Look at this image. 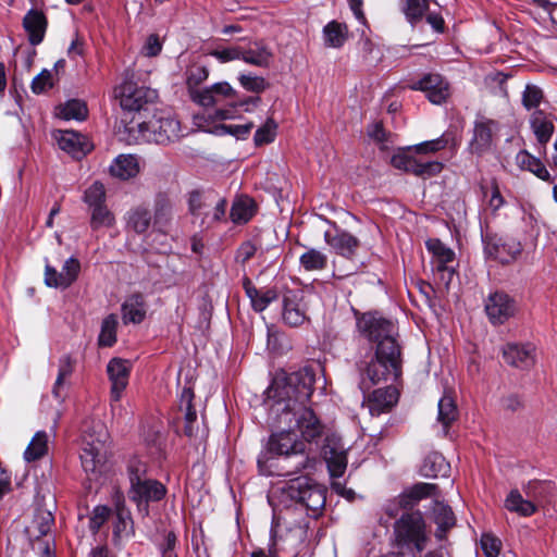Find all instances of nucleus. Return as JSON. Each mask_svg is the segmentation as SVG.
<instances>
[{"instance_id":"1","label":"nucleus","mask_w":557,"mask_h":557,"mask_svg":"<svg viewBox=\"0 0 557 557\" xmlns=\"http://www.w3.org/2000/svg\"><path fill=\"white\" fill-rule=\"evenodd\" d=\"M315 370L304 367L292 373H276L267 388V403L278 422L288 426L273 433L268 441V451L282 459L277 475L289 476L313 468L315 458L307 451L306 443L321 437L323 425L309 406L314 391ZM264 474H275L272 471Z\"/></svg>"},{"instance_id":"2","label":"nucleus","mask_w":557,"mask_h":557,"mask_svg":"<svg viewBox=\"0 0 557 557\" xmlns=\"http://www.w3.org/2000/svg\"><path fill=\"white\" fill-rule=\"evenodd\" d=\"M360 371L363 393L381 382L396 381L401 375V350L398 343L387 341L376 345L374 356Z\"/></svg>"},{"instance_id":"3","label":"nucleus","mask_w":557,"mask_h":557,"mask_svg":"<svg viewBox=\"0 0 557 557\" xmlns=\"http://www.w3.org/2000/svg\"><path fill=\"white\" fill-rule=\"evenodd\" d=\"M447 139L440 137L433 140L421 143L414 146L413 150L418 156L412 154V149L400 150L392 157L391 163L394 168L413 174L423 180L437 175L443 170V163L437 161H424L421 154L434 153L444 149Z\"/></svg>"},{"instance_id":"4","label":"nucleus","mask_w":557,"mask_h":557,"mask_svg":"<svg viewBox=\"0 0 557 557\" xmlns=\"http://www.w3.org/2000/svg\"><path fill=\"white\" fill-rule=\"evenodd\" d=\"M128 131L129 133H137V135H134L136 143L147 141L164 145L183 136L180 121L170 114L154 116L149 122L132 124Z\"/></svg>"},{"instance_id":"5","label":"nucleus","mask_w":557,"mask_h":557,"mask_svg":"<svg viewBox=\"0 0 557 557\" xmlns=\"http://www.w3.org/2000/svg\"><path fill=\"white\" fill-rule=\"evenodd\" d=\"M394 535L398 547H413L418 553H421L428 541L422 513L411 511L401 515L395 522Z\"/></svg>"},{"instance_id":"6","label":"nucleus","mask_w":557,"mask_h":557,"mask_svg":"<svg viewBox=\"0 0 557 557\" xmlns=\"http://www.w3.org/2000/svg\"><path fill=\"white\" fill-rule=\"evenodd\" d=\"M131 488L129 499L136 503L139 510L148 511L150 502H159L166 494V487L154 479L145 476V471L139 467L131 465L128 467Z\"/></svg>"},{"instance_id":"7","label":"nucleus","mask_w":557,"mask_h":557,"mask_svg":"<svg viewBox=\"0 0 557 557\" xmlns=\"http://www.w3.org/2000/svg\"><path fill=\"white\" fill-rule=\"evenodd\" d=\"M287 495L292 500L311 511L313 516L324 508L326 502V490L308 476L292 480L287 487Z\"/></svg>"},{"instance_id":"8","label":"nucleus","mask_w":557,"mask_h":557,"mask_svg":"<svg viewBox=\"0 0 557 557\" xmlns=\"http://www.w3.org/2000/svg\"><path fill=\"white\" fill-rule=\"evenodd\" d=\"M307 523L302 521L285 522L284 524L275 521L271 529L270 544L281 554L296 556L300 546L307 540Z\"/></svg>"},{"instance_id":"9","label":"nucleus","mask_w":557,"mask_h":557,"mask_svg":"<svg viewBox=\"0 0 557 557\" xmlns=\"http://www.w3.org/2000/svg\"><path fill=\"white\" fill-rule=\"evenodd\" d=\"M115 95L120 100V106L123 110L140 112L146 110L149 104H152L157 98V90L138 86L131 77L129 73H125L123 83L115 88Z\"/></svg>"},{"instance_id":"10","label":"nucleus","mask_w":557,"mask_h":557,"mask_svg":"<svg viewBox=\"0 0 557 557\" xmlns=\"http://www.w3.org/2000/svg\"><path fill=\"white\" fill-rule=\"evenodd\" d=\"M107 437L106 428L100 422L84 431L81 460L86 472H94L101 463Z\"/></svg>"},{"instance_id":"11","label":"nucleus","mask_w":557,"mask_h":557,"mask_svg":"<svg viewBox=\"0 0 557 557\" xmlns=\"http://www.w3.org/2000/svg\"><path fill=\"white\" fill-rule=\"evenodd\" d=\"M312 295L301 289H287L282 297V320L290 327H298L309 320Z\"/></svg>"},{"instance_id":"12","label":"nucleus","mask_w":557,"mask_h":557,"mask_svg":"<svg viewBox=\"0 0 557 557\" xmlns=\"http://www.w3.org/2000/svg\"><path fill=\"white\" fill-rule=\"evenodd\" d=\"M357 329L368 341L381 345L384 342H397L394 324L377 313H362L357 318Z\"/></svg>"},{"instance_id":"13","label":"nucleus","mask_w":557,"mask_h":557,"mask_svg":"<svg viewBox=\"0 0 557 557\" xmlns=\"http://www.w3.org/2000/svg\"><path fill=\"white\" fill-rule=\"evenodd\" d=\"M484 310L493 325H500L516 315L518 305L513 297L497 290L485 298Z\"/></svg>"},{"instance_id":"14","label":"nucleus","mask_w":557,"mask_h":557,"mask_svg":"<svg viewBox=\"0 0 557 557\" xmlns=\"http://www.w3.org/2000/svg\"><path fill=\"white\" fill-rule=\"evenodd\" d=\"M237 91L227 83L220 82L200 91H193V101L202 107L236 104Z\"/></svg>"},{"instance_id":"15","label":"nucleus","mask_w":557,"mask_h":557,"mask_svg":"<svg viewBox=\"0 0 557 557\" xmlns=\"http://www.w3.org/2000/svg\"><path fill=\"white\" fill-rule=\"evenodd\" d=\"M79 272L81 263L74 257L65 260L61 271H57L52 265L46 264L45 283L49 287L65 289L77 280Z\"/></svg>"},{"instance_id":"16","label":"nucleus","mask_w":557,"mask_h":557,"mask_svg":"<svg viewBox=\"0 0 557 557\" xmlns=\"http://www.w3.org/2000/svg\"><path fill=\"white\" fill-rule=\"evenodd\" d=\"M324 240L338 256L352 260L360 247V240L345 230L334 227L324 233Z\"/></svg>"},{"instance_id":"17","label":"nucleus","mask_w":557,"mask_h":557,"mask_svg":"<svg viewBox=\"0 0 557 557\" xmlns=\"http://www.w3.org/2000/svg\"><path fill=\"white\" fill-rule=\"evenodd\" d=\"M498 131V122L485 116H479L474 122L473 137L470 141L472 152L481 154L488 150Z\"/></svg>"},{"instance_id":"18","label":"nucleus","mask_w":557,"mask_h":557,"mask_svg":"<svg viewBox=\"0 0 557 557\" xmlns=\"http://www.w3.org/2000/svg\"><path fill=\"white\" fill-rule=\"evenodd\" d=\"M411 88L423 91L430 102L434 104L444 103L450 95L449 84L440 74H426Z\"/></svg>"},{"instance_id":"19","label":"nucleus","mask_w":557,"mask_h":557,"mask_svg":"<svg viewBox=\"0 0 557 557\" xmlns=\"http://www.w3.org/2000/svg\"><path fill=\"white\" fill-rule=\"evenodd\" d=\"M107 372L111 381V401L117 403L128 384L131 364L127 360L113 358L107 366Z\"/></svg>"},{"instance_id":"20","label":"nucleus","mask_w":557,"mask_h":557,"mask_svg":"<svg viewBox=\"0 0 557 557\" xmlns=\"http://www.w3.org/2000/svg\"><path fill=\"white\" fill-rule=\"evenodd\" d=\"M485 252L502 263H509L521 252V246L512 239L488 236L485 239Z\"/></svg>"},{"instance_id":"21","label":"nucleus","mask_w":557,"mask_h":557,"mask_svg":"<svg viewBox=\"0 0 557 557\" xmlns=\"http://www.w3.org/2000/svg\"><path fill=\"white\" fill-rule=\"evenodd\" d=\"M194 389L191 386H184L178 397V410L183 413L184 434L188 437L199 436V425L197 423V411L194 407Z\"/></svg>"},{"instance_id":"22","label":"nucleus","mask_w":557,"mask_h":557,"mask_svg":"<svg viewBox=\"0 0 557 557\" xmlns=\"http://www.w3.org/2000/svg\"><path fill=\"white\" fill-rule=\"evenodd\" d=\"M53 136L60 149L70 153L75 159L83 158L92 148L84 135L74 131H57Z\"/></svg>"},{"instance_id":"23","label":"nucleus","mask_w":557,"mask_h":557,"mask_svg":"<svg viewBox=\"0 0 557 557\" xmlns=\"http://www.w3.org/2000/svg\"><path fill=\"white\" fill-rule=\"evenodd\" d=\"M503 357L512 367L528 369L535 362V347L532 344H507Z\"/></svg>"},{"instance_id":"24","label":"nucleus","mask_w":557,"mask_h":557,"mask_svg":"<svg viewBox=\"0 0 557 557\" xmlns=\"http://www.w3.org/2000/svg\"><path fill=\"white\" fill-rule=\"evenodd\" d=\"M398 401V391L389 385L384 388L373 391L367 397V406L371 416H380L389 411Z\"/></svg>"},{"instance_id":"25","label":"nucleus","mask_w":557,"mask_h":557,"mask_svg":"<svg viewBox=\"0 0 557 557\" xmlns=\"http://www.w3.org/2000/svg\"><path fill=\"white\" fill-rule=\"evenodd\" d=\"M274 54L263 40L250 42L248 48L243 47L242 60L250 65L267 69L271 65Z\"/></svg>"},{"instance_id":"26","label":"nucleus","mask_w":557,"mask_h":557,"mask_svg":"<svg viewBox=\"0 0 557 557\" xmlns=\"http://www.w3.org/2000/svg\"><path fill=\"white\" fill-rule=\"evenodd\" d=\"M243 287L251 301L252 308L258 312L265 310L267 307L278 297V294L274 288H256L248 277L244 278Z\"/></svg>"},{"instance_id":"27","label":"nucleus","mask_w":557,"mask_h":557,"mask_svg":"<svg viewBox=\"0 0 557 557\" xmlns=\"http://www.w3.org/2000/svg\"><path fill=\"white\" fill-rule=\"evenodd\" d=\"M23 26L28 34L29 42L36 46L39 45L45 37L47 18L42 12L30 10L23 18Z\"/></svg>"},{"instance_id":"28","label":"nucleus","mask_w":557,"mask_h":557,"mask_svg":"<svg viewBox=\"0 0 557 557\" xmlns=\"http://www.w3.org/2000/svg\"><path fill=\"white\" fill-rule=\"evenodd\" d=\"M147 306L141 294H134L126 298L122 305V320L124 324L140 323L146 317Z\"/></svg>"},{"instance_id":"29","label":"nucleus","mask_w":557,"mask_h":557,"mask_svg":"<svg viewBox=\"0 0 557 557\" xmlns=\"http://www.w3.org/2000/svg\"><path fill=\"white\" fill-rule=\"evenodd\" d=\"M436 490V484L424 482L417 483L400 494V504L404 506V509H411L421 499L434 495Z\"/></svg>"},{"instance_id":"30","label":"nucleus","mask_w":557,"mask_h":557,"mask_svg":"<svg viewBox=\"0 0 557 557\" xmlns=\"http://www.w3.org/2000/svg\"><path fill=\"white\" fill-rule=\"evenodd\" d=\"M449 471L450 466L444 456L435 451L426 455L420 467V473L425 478L447 476Z\"/></svg>"},{"instance_id":"31","label":"nucleus","mask_w":557,"mask_h":557,"mask_svg":"<svg viewBox=\"0 0 557 557\" xmlns=\"http://www.w3.org/2000/svg\"><path fill=\"white\" fill-rule=\"evenodd\" d=\"M109 171L112 176L125 181L137 175L139 165L134 156L120 154L114 159Z\"/></svg>"},{"instance_id":"32","label":"nucleus","mask_w":557,"mask_h":557,"mask_svg":"<svg viewBox=\"0 0 557 557\" xmlns=\"http://www.w3.org/2000/svg\"><path fill=\"white\" fill-rule=\"evenodd\" d=\"M152 223V215L150 210L144 206L138 205L133 207L126 216L127 228L134 231L137 234H144L148 231Z\"/></svg>"},{"instance_id":"33","label":"nucleus","mask_w":557,"mask_h":557,"mask_svg":"<svg viewBox=\"0 0 557 557\" xmlns=\"http://www.w3.org/2000/svg\"><path fill=\"white\" fill-rule=\"evenodd\" d=\"M256 213V202L248 196H242L233 201L230 218L235 224H246Z\"/></svg>"},{"instance_id":"34","label":"nucleus","mask_w":557,"mask_h":557,"mask_svg":"<svg viewBox=\"0 0 557 557\" xmlns=\"http://www.w3.org/2000/svg\"><path fill=\"white\" fill-rule=\"evenodd\" d=\"M530 123L539 143L546 145L555 129L552 119L542 110H536L532 114Z\"/></svg>"},{"instance_id":"35","label":"nucleus","mask_w":557,"mask_h":557,"mask_svg":"<svg viewBox=\"0 0 557 557\" xmlns=\"http://www.w3.org/2000/svg\"><path fill=\"white\" fill-rule=\"evenodd\" d=\"M324 459L333 478H339L347 468V455L343 448L326 445L323 450Z\"/></svg>"},{"instance_id":"36","label":"nucleus","mask_w":557,"mask_h":557,"mask_svg":"<svg viewBox=\"0 0 557 557\" xmlns=\"http://www.w3.org/2000/svg\"><path fill=\"white\" fill-rule=\"evenodd\" d=\"M54 522V518L49 510L38 509L35 513L32 525L27 528V533L30 539L39 540L46 536Z\"/></svg>"},{"instance_id":"37","label":"nucleus","mask_w":557,"mask_h":557,"mask_svg":"<svg viewBox=\"0 0 557 557\" xmlns=\"http://www.w3.org/2000/svg\"><path fill=\"white\" fill-rule=\"evenodd\" d=\"M516 162L522 170H528L543 181H550V175L542 161L528 151H519L516 156Z\"/></svg>"},{"instance_id":"38","label":"nucleus","mask_w":557,"mask_h":557,"mask_svg":"<svg viewBox=\"0 0 557 557\" xmlns=\"http://www.w3.org/2000/svg\"><path fill=\"white\" fill-rule=\"evenodd\" d=\"M153 225L159 230L168 226L173 216L172 202L163 194L157 195L154 199Z\"/></svg>"},{"instance_id":"39","label":"nucleus","mask_w":557,"mask_h":557,"mask_svg":"<svg viewBox=\"0 0 557 557\" xmlns=\"http://www.w3.org/2000/svg\"><path fill=\"white\" fill-rule=\"evenodd\" d=\"M49 436L46 431H37L24 451L27 462L41 459L48 453Z\"/></svg>"},{"instance_id":"40","label":"nucleus","mask_w":557,"mask_h":557,"mask_svg":"<svg viewBox=\"0 0 557 557\" xmlns=\"http://www.w3.org/2000/svg\"><path fill=\"white\" fill-rule=\"evenodd\" d=\"M348 37V29L345 24L332 21L323 28L324 44L327 47L339 48Z\"/></svg>"},{"instance_id":"41","label":"nucleus","mask_w":557,"mask_h":557,"mask_svg":"<svg viewBox=\"0 0 557 557\" xmlns=\"http://www.w3.org/2000/svg\"><path fill=\"white\" fill-rule=\"evenodd\" d=\"M435 523L437 530L435 536L440 540L445 537V533L455 525V515L449 506L437 504L434 509Z\"/></svg>"},{"instance_id":"42","label":"nucleus","mask_w":557,"mask_h":557,"mask_svg":"<svg viewBox=\"0 0 557 557\" xmlns=\"http://www.w3.org/2000/svg\"><path fill=\"white\" fill-rule=\"evenodd\" d=\"M458 418V409L455 400L449 395H444L438 401V416L437 420L444 428V433L447 434L449 425Z\"/></svg>"},{"instance_id":"43","label":"nucleus","mask_w":557,"mask_h":557,"mask_svg":"<svg viewBox=\"0 0 557 557\" xmlns=\"http://www.w3.org/2000/svg\"><path fill=\"white\" fill-rule=\"evenodd\" d=\"M226 206L227 202L224 198L216 199L210 208L203 210L201 216H198V219H200V226L209 228L215 223L224 220Z\"/></svg>"},{"instance_id":"44","label":"nucleus","mask_w":557,"mask_h":557,"mask_svg":"<svg viewBox=\"0 0 557 557\" xmlns=\"http://www.w3.org/2000/svg\"><path fill=\"white\" fill-rule=\"evenodd\" d=\"M58 116L63 120L83 121L87 117L88 109L84 101L73 99L58 108Z\"/></svg>"},{"instance_id":"45","label":"nucleus","mask_w":557,"mask_h":557,"mask_svg":"<svg viewBox=\"0 0 557 557\" xmlns=\"http://www.w3.org/2000/svg\"><path fill=\"white\" fill-rule=\"evenodd\" d=\"M117 324V317L113 313L102 320L98 336V345L100 347H112L116 343Z\"/></svg>"},{"instance_id":"46","label":"nucleus","mask_w":557,"mask_h":557,"mask_svg":"<svg viewBox=\"0 0 557 557\" xmlns=\"http://www.w3.org/2000/svg\"><path fill=\"white\" fill-rule=\"evenodd\" d=\"M505 506L508 510L518 512L523 517L533 515L536 507L530 500L523 499L519 491L515 490L509 493L505 500Z\"/></svg>"},{"instance_id":"47","label":"nucleus","mask_w":557,"mask_h":557,"mask_svg":"<svg viewBox=\"0 0 557 557\" xmlns=\"http://www.w3.org/2000/svg\"><path fill=\"white\" fill-rule=\"evenodd\" d=\"M299 262L306 271H322L327 265V256L318 249L310 248L300 256Z\"/></svg>"},{"instance_id":"48","label":"nucleus","mask_w":557,"mask_h":557,"mask_svg":"<svg viewBox=\"0 0 557 557\" xmlns=\"http://www.w3.org/2000/svg\"><path fill=\"white\" fill-rule=\"evenodd\" d=\"M214 197L212 194H205L198 190L190 193L188 199V207L190 214L198 219L201 216L205 209L210 208L214 202Z\"/></svg>"},{"instance_id":"49","label":"nucleus","mask_w":557,"mask_h":557,"mask_svg":"<svg viewBox=\"0 0 557 557\" xmlns=\"http://www.w3.org/2000/svg\"><path fill=\"white\" fill-rule=\"evenodd\" d=\"M115 223L114 214L106 205L91 208L90 227L99 230L101 227H112Z\"/></svg>"},{"instance_id":"50","label":"nucleus","mask_w":557,"mask_h":557,"mask_svg":"<svg viewBox=\"0 0 557 557\" xmlns=\"http://www.w3.org/2000/svg\"><path fill=\"white\" fill-rule=\"evenodd\" d=\"M209 70L205 65L194 64L186 71V85L193 99V91H200L197 87L207 81Z\"/></svg>"},{"instance_id":"51","label":"nucleus","mask_w":557,"mask_h":557,"mask_svg":"<svg viewBox=\"0 0 557 557\" xmlns=\"http://www.w3.org/2000/svg\"><path fill=\"white\" fill-rule=\"evenodd\" d=\"M73 370H74V364H73L72 358L67 355L61 357V359L59 361L58 376H57L55 383L52 388V394L54 395L55 398H60L62 396L61 389L64 385L65 379L71 376V374L73 373Z\"/></svg>"},{"instance_id":"52","label":"nucleus","mask_w":557,"mask_h":557,"mask_svg":"<svg viewBox=\"0 0 557 557\" xmlns=\"http://www.w3.org/2000/svg\"><path fill=\"white\" fill-rule=\"evenodd\" d=\"M426 248L433 255L434 261L450 263L455 258V252L437 238L429 239L426 242Z\"/></svg>"},{"instance_id":"53","label":"nucleus","mask_w":557,"mask_h":557,"mask_svg":"<svg viewBox=\"0 0 557 557\" xmlns=\"http://www.w3.org/2000/svg\"><path fill=\"white\" fill-rule=\"evenodd\" d=\"M276 129V122L269 117L267 122L256 131L253 136L255 145L259 147L272 143L275 139Z\"/></svg>"},{"instance_id":"54","label":"nucleus","mask_w":557,"mask_h":557,"mask_svg":"<svg viewBox=\"0 0 557 557\" xmlns=\"http://www.w3.org/2000/svg\"><path fill=\"white\" fill-rule=\"evenodd\" d=\"M428 9L429 0H404V12L411 23L420 21Z\"/></svg>"},{"instance_id":"55","label":"nucleus","mask_w":557,"mask_h":557,"mask_svg":"<svg viewBox=\"0 0 557 557\" xmlns=\"http://www.w3.org/2000/svg\"><path fill=\"white\" fill-rule=\"evenodd\" d=\"M84 201L90 207H97L104 205L106 201V189L102 183L95 182L86 190L84 195Z\"/></svg>"},{"instance_id":"56","label":"nucleus","mask_w":557,"mask_h":557,"mask_svg":"<svg viewBox=\"0 0 557 557\" xmlns=\"http://www.w3.org/2000/svg\"><path fill=\"white\" fill-rule=\"evenodd\" d=\"M238 81L244 89L256 94H260L269 87V84L261 76L240 74Z\"/></svg>"},{"instance_id":"57","label":"nucleus","mask_w":557,"mask_h":557,"mask_svg":"<svg viewBox=\"0 0 557 557\" xmlns=\"http://www.w3.org/2000/svg\"><path fill=\"white\" fill-rule=\"evenodd\" d=\"M209 55L214 57L221 63L231 62L234 60H242L243 55V47L242 46H232L227 48H216L208 52Z\"/></svg>"},{"instance_id":"58","label":"nucleus","mask_w":557,"mask_h":557,"mask_svg":"<svg viewBox=\"0 0 557 557\" xmlns=\"http://www.w3.org/2000/svg\"><path fill=\"white\" fill-rule=\"evenodd\" d=\"M110 508L103 505L96 506L89 518V529L97 533L110 516Z\"/></svg>"},{"instance_id":"59","label":"nucleus","mask_w":557,"mask_h":557,"mask_svg":"<svg viewBox=\"0 0 557 557\" xmlns=\"http://www.w3.org/2000/svg\"><path fill=\"white\" fill-rule=\"evenodd\" d=\"M480 543L486 557H497L499 555L502 542L496 536L492 534H483Z\"/></svg>"},{"instance_id":"60","label":"nucleus","mask_w":557,"mask_h":557,"mask_svg":"<svg viewBox=\"0 0 557 557\" xmlns=\"http://www.w3.org/2000/svg\"><path fill=\"white\" fill-rule=\"evenodd\" d=\"M52 83V74L48 70L41 71L36 77H34L32 82V90L35 94H41L47 89L51 88Z\"/></svg>"},{"instance_id":"61","label":"nucleus","mask_w":557,"mask_h":557,"mask_svg":"<svg viewBox=\"0 0 557 557\" xmlns=\"http://www.w3.org/2000/svg\"><path fill=\"white\" fill-rule=\"evenodd\" d=\"M543 98V91L536 87L528 85L522 97L523 106L527 109L536 108Z\"/></svg>"},{"instance_id":"62","label":"nucleus","mask_w":557,"mask_h":557,"mask_svg":"<svg viewBox=\"0 0 557 557\" xmlns=\"http://www.w3.org/2000/svg\"><path fill=\"white\" fill-rule=\"evenodd\" d=\"M257 246L252 242H244L236 251L235 260L238 263L245 264L255 256Z\"/></svg>"},{"instance_id":"63","label":"nucleus","mask_w":557,"mask_h":557,"mask_svg":"<svg viewBox=\"0 0 557 557\" xmlns=\"http://www.w3.org/2000/svg\"><path fill=\"white\" fill-rule=\"evenodd\" d=\"M491 193L487 206L493 213H496V211L505 205V199L500 195L499 187L495 181L491 184Z\"/></svg>"},{"instance_id":"64","label":"nucleus","mask_w":557,"mask_h":557,"mask_svg":"<svg viewBox=\"0 0 557 557\" xmlns=\"http://www.w3.org/2000/svg\"><path fill=\"white\" fill-rule=\"evenodd\" d=\"M162 45L158 35L152 34L147 38V41L143 47V52L147 57H156L160 53Z\"/></svg>"}]
</instances>
